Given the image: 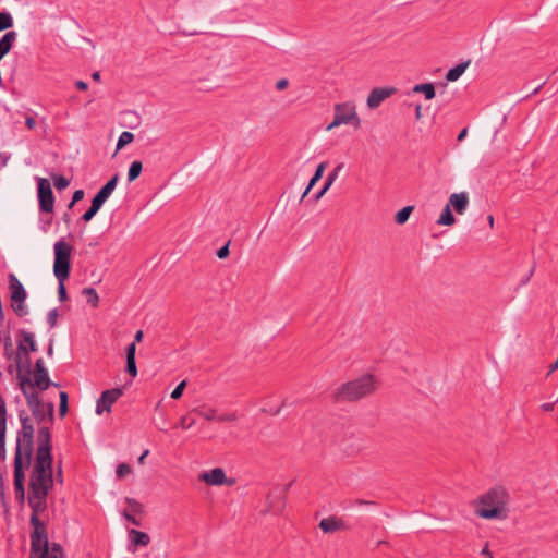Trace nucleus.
Segmentation results:
<instances>
[{
    "label": "nucleus",
    "instance_id": "nucleus-1",
    "mask_svg": "<svg viewBox=\"0 0 558 558\" xmlns=\"http://www.w3.org/2000/svg\"><path fill=\"white\" fill-rule=\"evenodd\" d=\"M37 450L29 474L28 494L48 496L54 485L51 433L48 426L37 432Z\"/></svg>",
    "mask_w": 558,
    "mask_h": 558
},
{
    "label": "nucleus",
    "instance_id": "nucleus-2",
    "mask_svg": "<svg viewBox=\"0 0 558 558\" xmlns=\"http://www.w3.org/2000/svg\"><path fill=\"white\" fill-rule=\"evenodd\" d=\"M510 495L502 486H495L473 502L474 513L487 520H505L508 517Z\"/></svg>",
    "mask_w": 558,
    "mask_h": 558
},
{
    "label": "nucleus",
    "instance_id": "nucleus-3",
    "mask_svg": "<svg viewBox=\"0 0 558 558\" xmlns=\"http://www.w3.org/2000/svg\"><path fill=\"white\" fill-rule=\"evenodd\" d=\"M379 386V380L372 374L341 384L332 393L335 403L357 402L373 393Z\"/></svg>",
    "mask_w": 558,
    "mask_h": 558
},
{
    "label": "nucleus",
    "instance_id": "nucleus-4",
    "mask_svg": "<svg viewBox=\"0 0 558 558\" xmlns=\"http://www.w3.org/2000/svg\"><path fill=\"white\" fill-rule=\"evenodd\" d=\"M54 260L53 274L58 279V296L61 302L68 300V292L64 281L70 277L71 272V253L72 246L63 240L57 241L53 245Z\"/></svg>",
    "mask_w": 558,
    "mask_h": 558
},
{
    "label": "nucleus",
    "instance_id": "nucleus-5",
    "mask_svg": "<svg viewBox=\"0 0 558 558\" xmlns=\"http://www.w3.org/2000/svg\"><path fill=\"white\" fill-rule=\"evenodd\" d=\"M17 351L15 352V365L17 375L32 374L29 354L38 350L35 336L25 329L16 333Z\"/></svg>",
    "mask_w": 558,
    "mask_h": 558
},
{
    "label": "nucleus",
    "instance_id": "nucleus-6",
    "mask_svg": "<svg viewBox=\"0 0 558 558\" xmlns=\"http://www.w3.org/2000/svg\"><path fill=\"white\" fill-rule=\"evenodd\" d=\"M63 548L59 543L49 544L47 532H31L28 558H63Z\"/></svg>",
    "mask_w": 558,
    "mask_h": 558
},
{
    "label": "nucleus",
    "instance_id": "nucleus-7",
    "mask_svg": "<svg viewBox=\"0 0 558 558\" xmlns=\"http://www.w3.org/2000/svg\"><path fill=\"white\" fill-rule=\"evenodd\" d=\"M47 498L48 496L45 495H27V504L32 510L29 524L32 525L33 531L47 532L45 523L39 519V514L45 512L48 508Z\"/></svg>",
    "mask_w": 558,
    "mask_h": 558
},
{
    "label": "nucleus",
    "instance_id": "nucleus-8",
    "mask_svg": "<svg viewBox=\"0 0 558 558\" xmlns=\"http://www.w3.org/2000/svg\"><path fill=\"white\" fill-rule=\"evenodd\" d=\"M360 118L356 114L355 107L351 102L337 104L335 106V116L332 122L326 128L332 130L341 124L354 123L355 128L360 125Z\"/></svg>",
    "mask_w": 558,
    "mask_h": 558
},
{
    "label": "nucleus",
    "instance_id": "nucleus-9",
    "mask_svg": "<svg viewBox=\"0 0 558 558\" xmlns=\"http://www.w3.org/2000/svg\"><path fill=\"white\" fill-rule=\"evenodd\" d=\"M31 374H24V375H17V378L20 379L21 390L24 395L27 405L32 411V414L34 417L39 416V409L43 408L45 404L43 400L39 397V393L36 391H28L26 387H33V383L29 378Z\"/></svg>",
    "mask_w": 558,
    "mask_h": 558
},
{
    "label": "nucleus",
    "instance_id": "nucleus-10",
    "mask_svg": "<svg viewBox=\"0 0 558 558\" xmlns=\"http://www.w3.org/2000/svg\"><path fill=\"white\" fill-rule=\"evenodd\" d=\"M37 196L39 210L41 213L52 214L54 208V196L48 179L39 178L37 180Z\"/></svg>",
    "mask_w": 558,
    "mask_h": 558
},
{
    "label": "nucleus",
    "instance_id": "nucleus-11",
    "mask_svg": "<svg viewBox=\"0 0 558 558\" xmlns=\"http://www.w3.org/2000/svg\"><path fill=\"white\" fill-rule=\"evenodd\" d=\"M34 375L33 387H37L39 390H47L50 386L58 387L59 384L50 380L48 376V371L45 367L44 360L37 359L35 362L34 369L32 371Z\"/></svg>",
    "mask_w": 558,
    "mask_h": 558
},
{
    "label": "nucleus",
    "instance_id": "nucleus-12",
    "mask_svg": "<svg viewBox=\"0 0 558 558\" xmlns=\"http://www.w3.org/2000/svg\"><path fill=\"white\" fill-rule=\"evenodd\" d=\"M124 393L122 387L108 389L101 392L96 404V413L100 415L104 411L109 412L112 404Z\"/></svg>",
    "mask_w": 558,
    "mask_h": 558
},
{
    "label": "nucleus",
    "instance_id": "nucleus-13",
    "mask_svg": "<svg viewBox=\"0 0 558 558\" xmlns=\"http://www.w3.org/2000/svg\"><path fill=\"white\" fill-rule=\"evenodd\" d=\"M32 458L21 457L20 451L14 452L13 460V485L25 486V470L31 466Z\"/></svg>",
    "mask_w": 558,
    "mask_h": 558
},
{
    "label": "nucleus",
    "instance_id": "nucleus-14",
    "mask_svg": "<svg viewBox=\"0 0 558 558\" xmlns=\"http://www.w3.org/2000/svg\"><path fill=\"white\" fill-rule=\"evenodd\" d=\"M199 481L205 482L208 485H222L228 484L232 485L235 481L234 480H228L226 476L225 471L221 468H215L209 472H203L198 476Z\"/></svg>",
    "mask_w": 558,
    "mask_h": 558
},
{
    "label": "nucleus",
    "instance_id": "nucleus-15",
    "mask_svg": "<svg viewBox=\"0 0 558 558\" xmlns=\"http://www.w3.org/2000/svg\"><path fill=\"white\" fill-rule=\"evenodd\" d=\"M17 450L21 453V457L33 458L34 453V433L28 434H20L17 433L16 437V447L15 452Z\"/></svg>",
    "mask_w": 558,
    "mask_h": 558
},
{
    "label": "nucleus",
    "instance_id": "nucleus-16",
    "mask_svg": "<svg viewBox=\"0 0 558 558\" xmlns=\"http://www.w3.org/2000/svg\"><path fill=\"white\" fill-rule=\"evenodd\" d=\"M10 299L14 303H23L27 298L26 290L14 274H9Z\"/></svg>",
    "mask_w": 558,
    "mask_h": 558
},
{
    "label": "nucleus",
    "instance_id": "nucleus-17",
    "mask_svg": "<svg viewBox=\"0 0 558 558\" xmlns=\"http://www.w3.org/2000/svg\"><path fill=\"white\" fill-rule=\"evenodd\" d=\"M469 195L466 192L453 193L449 197L447 205L454 209L459 215H463L469 206Z\"/></svg>",
    "mask_w": 558,
    "mask_h": 558
},
{
    "label": "nucleus",
    "instance_id": "nucleus-18",
    "mask_svg": "<svg viewBox=\"0 0 558 558\" xmlns=\"http://www.w3.org/2000/svg\"><path fill=\"white\" fill-rule=\"evenodd\" d=\"M292 484H293V482L287 484L278 496L269 495L268 511H271L274 513H279L283 510V508L286 506L284 495L290 489Z\"/></svg>",
    "mask_w": 558,
    "mask_h": 558
},
{
    "label": "nucleus",
    "instance_id": "nucleus-19",
    "mask_svg": "<svg viewBox=\"0 0 558 558\" xmlns=\"http://www.w3.org/2000/svg\"><path fill=\"white\" fill-rule=\"evenodd\" d=\"M319 527L324 533H335L340 530H345L347 525L342 519L329 517L320 520Z\"/></svg>",
    "mask_w": 558,
    "mask_h": 558
},
{
    "label": "nucleus",
    "instance_id": "nucleus-20",
    "mask_svg": "<svg viewBox=\"0 0 558 558\" xmlns=\"http://www.w3.org/2000/svg\"><path fill=\"white\" fill-rule=\"evenodd\" d=\"M344 167L343 163H339L327 177L323 187L315 194L314 196V201L317 202L318 199H320L324 194L330 189V186L332 185V183L335 182V180L338 178L339 175V172L341 171V169Z\"/></svg>",
    "mask_w": 558,
    "mask_h": 558
},
{
    "label": "nucleus",
    "instance_id": "nucleus-21",
    "mask_svg": "<svg viewBox=\"0 0 558 558\" xmlns=\"http://www.w3.org/2000/svg\"><path fill=\"white\" fill-rule=\"evenodd\" d=\"M129 538L134 546H147L150 542V536L146 532L135 529L129 531Z\"/></svg>",
    "mask_w": 558,
    "mask_h": 558
},
{
    "label": "nucleus",
    "instance_id": "nucleus-22",
    "mask_svg": "<svg viewBox=\"0 0 558 558\" xmlns=\"http://www.w3.org/2000/svg\"><path fill=\"white\" fill-rule=\"evenodd\" d=\"M34 418L38 424L46 421L52 424L54 421V404L52 402H48L46 405L39 409V416Z\"/></svg>",
    "mask_w": 558,
    "mask_h": 558
},
{
    "label": "nucleus",
    "instance_id": "nucleus-23",
    "mask_svg": "<svg viewBox=\"0 0 558 558\" xmlns=\"http://www.w3.org/2000/svg\"><path fill=\"white\" fill-rule=\"evenodd\" d=\"M384 101V87H375L368 98H367V107L373 110L378 108Z\"/></svg>",
    "mask_w": 558,
    "mask_h": 558
},
{
    "label": "nucleus",
    "instance_id": "nucleus-24",
    "mask_svg": "<svg viewBox=\"0 0 558 558\" xmlns=\"http://www.w3.org/2000/svg\"><path fill=\"white\" fill-rule=\"evenodd\" d=\"M326 167H327V162H325V161L320 162L317 166V168L314 172V175L311 178L301 199H303L308 194V192L315 186V184L323 178Z\"/></svg>",
    "mask_w": 558,
    "mask_h": 558
},
{
    "label": "nucleus",
    "instance_id": "nucleus-25",
    "mask_svg": "<svg viewBox=\"0 0 558 558\" xmlns=\"http://www.w3.org/2000/svg\"><path fill=\"white\" fill-rule=\"evenodd\" d=\"M470 63H471V61L468 60V61L461 62V63L457 64L454 68L450 69L446 74V80L450 81V82L457 81L465 72V70L468 69Z\"/></svg>",
    "mask_w": 558,
    "mask_h": 558
},
{
    "label": "nucleus",
    "instance_id": "nucleus-26",
    "mask_svg": "<svg viewBox=\"0 0 558 558\" xmlns=\"http://www.w3.org/2000/svg\"><path fill=\"white\" fill-rule=\"evenodd\" d=\"M19 418L21 422V429L17 433H20V434H28L29 433L31 434V433L35 432L32 420L25 410L19 411Z\"/></svg>",
    "mask_w": 558,
    "mask_h": 558
},
{
    "label": "nucleus",
    "instance_id": "nucleus-27",
    "mask_svg": "<svg viewBox=\"0 0 558 558\" xmlns=\"http://www.w3.org/2000/svg\"><path fill=\"white\" fill-rule=\"evenodd\" d=\"M414 93H423L426 99L435 97V87L432 83L418 84L413 87Z\"/></svg>",
    "mask_w": 558,
    "mask_h": 558
},
{
    "label": "nucleus",
    "instance_id": "nucleus-28",
    "mask_svg": "<svg viewBox=\"0 0 558 558\" xmlns=\"http://www.w3.org/2000/svg\"><path fill=\"white\" fill-rule=\"evenodd\" d=\"M437 223L442 226H452L456 223V218L448 205L445 206L442 213L439 216V219L437 220Z\"/></svg>",
    "mask_w": 558,
    "mask_h": 558
},
{
    "label": "nucleus",
    "instance_id": "nucleus-29",
    "mask_svg": "<svg viewBox=\"0 0 558 558\" xmlns=\"http://www.w3.org/2000/svg\"><path fill=\"white\" fill-rule=\"evenodd\" d=\"M118 181H119V174L116 173L105 185H102L100 187V190L98 192L101 193L107 198H109V196L114 191Z\"/></svg>",
    "mask_w": 558,
    "mask_h": 558
},
{
    "label": "nucleus",
    "instance_id": "nucleus-30",
    "mask_svg": "<svg viewBox=\"0 0 558 558\" xmlns=\"http://www.w3.org/2000/svg\"><path fill=\"white\" fill-rule=\"evenodd\" d=\"M142 170H143V163L138 160L133 161L128 171L129 182L135 181L141 175Z\"/></svg>",
    "mask_w": 558,
    "mask_h": 558
},
{
    "label": "nucleus",
    "instance_id": "nucleus-31",
    "mask_svg": "<svg viewBox=\"0 0 558 558\" xmlns=\"http://www.w3.org/2000/svg\"><path fill=\"white\" fill-rule=\"evenodd\" d=\"M414 207L413 206H405L403 207L401 210H399L396 216H395V221L398 223V225H403L408 221L411 213L413 211Z\"/></svg>",
    "mask_w": 558,
    "mask_h": 558
},
{
    "label": "nucleus",
    "instance_id": "nucleus-32",
    "mask_svg": "<svg viewBox=\"0 0 558 558\" xmlns=\"http://www.w3.org/2000/svg\"><path fill=\"white\" fill-rule=\"evenodd\" d=\"M82 294H84L87 298V302L93 307H97L98 306L99 296L97 294V291L94 288H92V287L84 288L83 291H82Z\"/></svg>",
    "mask_w": 558,
    "mask_h": 558
},
{
    "label": "nucleus",
    "instance_id": "nucleus-33",
    "mask_svg": "<svg viewBox=\"0 0 558 558\" xmlns=\"http://www.w3.org/2000/svg\"><path fill=\"white\" fill-rule=\"evenodd\" d=\"M13 17L9 12H0V32L11 28L13 26Z\"/></svg>",
    "mask_w": 558,
    "mask_h": 558
},
{
    "label": "nucleus",
    "instance_id": "nucleus-34",
    "mask_svg": "<svg viewBox=\"0 0 558 558\" xmlns=\"http://www.w3.org/2000/svg\"><path fill=\"white\" fill-rule=\"evenodd\" d=\"M134 141V134L129 132V131H124L120 134L119 138H118V143H117V151L122 149L124 146H126L128 144L132 143Z\"/></svg>",
    "mask_w": 558,
    "mask_h": 558
},
{
    "label": "nucleus",
    "instance_id": "nucleus-35",
    "mask_svg": "<svg viewBox=\"0 0 558 558\" xmlns=\"http://www.w3.org/2000/svg\"><path fill=\"white\" fill-rule=\"evenodd\" d=\"M59 397H60L59 415H60V417H64L69 411V396L65 391H61Z\"/></svg>",
    "mask_w": 558,
    "mask_h": 558
},
{
    "label": "nucleus",
    "instance_id": "nucleus-36",
    "mask_svg": "<svg viewBox=\"0 0 558 558\" xmlns=\"http://www.w3.org/2000/svg\"><path fill=\"white\" fill-rule=\"evenodd\" d=\"M54 187L58 191L66 189L70 184V180L63 175H52Z\"/></svg>",
    "mask_w": 558,
    "mask_h": 558
},
{
    "label": "nucleus",
    "instance_id": "nucleus-37",
    "mask_svg": "<svg viewBox=\"0 0 558 558\" xmlns=\"http://www.w3.org/2000/svg\"><path fill=\"white\" fill-rule=\"evenodd\" d=\"M4 355L8 360L12 357L15 359V353L13 352V344L10 336H7L4 339Z\"/></svg>",
    "mask_w": 558,
    "mask_h": 558
},
{
    "label": "nucleus",
    "instance_id": "nucleus-38",
    "mask_svg": "<svg viewBox=\"0 0 558 558\" xmlns=\"http://www.w3.org/2000/svg\"><path fill=\"white\" fill-rule=\"evenodd\" d=\"M125 372L132 377L137 376V366L135 359H126Z\"/></svg>",
    "mask_w": 558,
    "mask_h": 558
},
{
    "label": "nucleus",
    "instance_id": "nucleus-39",
    "mask_svg": "<svg viewBox=\"0 0 558 558\" xmlns=\"http://www.w3.org/2000/svg\"><path fill=\"white\" fill-rule=\"evenodd\" d=\"M59 312L58 308H52L47 314V323L50 328H54L57 326Z\"/></svg>",
    "mask_w": 558,
    "mask_h": 558
},
{
    "label": "nucleus",
    "instance_id": "nucleus-40",
    "mask_svg": "<svg viewBox=\"0 0 558 558\" xmlns=\"http://www.w3.org/2000/svg\"><path fill=\"white\" fill-rule=\"evenodd\" d=\"M11 306H12V310L14 311V313L20 317H23L27 314V307L25 305V302H23V303L12 302Z\"/></svg>",
    "mask_w": 558,
    "mask_h": 558
},
{
    "label": "nucleus",
    "instance_id": "nucleus-41",
    "mask_svg": "<svg viewBox=\"0 0 558 558\" xmlns=\"http://www.w3.org/2000/svg\"><path fill=\"white\" fill-rule=\"evenodd\" d=\"M131 473V466L128 463H120L117 466L116 474L119 478H123Z\"/></svg>",
    "mask_w": 558,
    "mask_h": 558
},
{
    "label": "nucleus",
    "instance_id": "nucleus-42",
    "mask_svg": "<svg viewBox=\"0 0 558 558\" xmlns=\"http://www.w3.org/2000/svg\"><path fill=\"white\" fill-rule=\"evenodd\" d=\"M107 199L108 198L106 196L97 192L96 195L93 197L90 205L99 210Z\"/></svg>",
    "mask_w": 558,
    "mask_h": 558
},
{
    "label": "nucleus",
    "instance_id": "nucleus-43",
    "mask_svg": "<svg viewBox=\"0 0 558 558\" xmlns=\"http://www.w3.org/2000/svg\"><path fill=\"white\" fill-rule=\"evenodd\" d=\"M186 387V381L182 380L171 392V398L178 400L182 397L183 391Z\"/></svg>",
    "mask_w": 558,
    "mask_h": 558
},
{
    "label": "nucleus",
    "instance_id": "nucleus-44",
    "mask_svg": "<svg viewBox=\"0 0 558 558\" xmlns=\"http://www.w3.org/2000/svg\"><path fill=\"white\" fill-rule=\"evenodd\" d=\"M5 434H7V430H3V429L0 430V461H4L5 457H7Z\"/></svg>",
    "mask_w": 558,
    "mask_h": 558
},
{
    "label": "nucleus",
    "instance_id": "nucleus-45",
    "mask_svg": "<svg viewBox=\"0 0 558 558\" xmlns=\"http://www.w3.org/2000/svg\"><path fill=\"white\" fill-rule=\"evenodd\" d=\"M52 223V216L41 217L39 220V228L44 233H47Z\"/></svg>",
    "mask_w": 558,
    "mask_h": 558
},
{
    "label": "nucleus",
    "instance_id": "nucleus-46",
    "mask_svg": "<svg viewBox=\"0 0 558 558\" xmlns=\"http://www.w3.org/2000/svg\"><path fill=\"white\" fill-rule=\"evenodd\" d=\"M14 493H15V499L19 504H24L26 496H25V486H14Z\"/></svg>",
    "mask_w": 558,
    "mask_h": 558
},
{
    "label": "nucleus",
    "instance_id": "nucleus-47",
    "mask_svg": "<svg viewBox=\"0 0 558 558\" xmlns=\"http://www.w3.org/2000/svg\"><path fill=\"white\" fill-rule=\"evenodd\" d=\"M193 411L198 413L201 416H203L207 421H213L216 418V410L210 409V410L204 412L199 409H194Z\"/></svg>",
    "mask_w": 558,
    "mask_h": 558
},
{
    "label": "nucleus",
    "instance_id": "nucleus-48",
    "mask_svg": "<svg viewBox=\"0 0 558 558\" xmlns=\"http://www.w3.org/2000/svg\"><path fill=\"white\" fill-rule=\"evenodd\" d=\"M99 210L95 207H93L92 205L89 206V208L83 214L82 216V219L85 221V222H88L90 221L95 215L98 213Z\"/></svg>",
    "mask_w": 558,
    "mask_h": 558
},
{
    "label": "nucleus",
    "instance_id": "nucleus-49",
    "mask_svg": "<svg viewBox=\"0 0 558 558\" xmlns=\"http://www.w3.org/2000/svg\"><path fill=\"white\" fill-rule=\"evenodd\" d=\"M229 245H230V241H228L223 246H221L216 252V255H217L218 258L225 259V258H227L229 256V254H230Z\"/></svg>",
    "mask_w": 558,
    "mask_h": 558
},
{
    "label": "nucleus",
    "instance_id": "nucleus-50",
    "mask_svg": "<svg viewBox=\"0 0 558 558\" xmlns=\"http://www.w3.org/2000/svg\"><path fill=\"white\" fill-rule=\"evenodd\" d=\"M84 198V191L83 190H76L73 193L72 201L69 204V208H72L75 203L82 201Z\"/></svg>",
    "mask_w": 558,
    "mask_h": 558
},
{
    "label": "nucleus",
    "instance_id": "nucleus-51",
    "mask_svg": "<svg viewBox=\"0 0 558 558\" xmlns=\"http://www.w3.org/2000/svg\"><path fill=\"white\" fill-rule=\"evenodd\" d=\"M195 424V420L189 421L187 416H182L178 423V426L183 429H189Z\"/></svg>",
    "mask_w": 558,
    "mask_h": 558
},
{
    "label": "nucleus",
    "instance_id": "nucleus-52",
    "mask_svg": "<svg viewBox=\"0 0 558 558\" xmlns=\"http://www.w3.org/2000/svg\"><path fill=\"white\" fill-rule=\"evenodd\" d=\"M126 501L133 512L137 513L142 511V504H140L135 499L128 498Z\"/></svg>",
    "mask_w": 558,
    "mask_h": 558
},
{
    "label": "nucleus",
    "instance_id": "nucleus-53",
    "mask_svg": "<svg viewBox=\"0 0 558 558\" xmlns=\"http://www.w3.org/2000/svg\"><path fill=\"white\" fill-rule=\"evenodd\" d=\"M135 355H136V344L135 343H130L126 349H125V356L126 359H135Z\"/></svg>",
    "mask_w": 558,
    "mask_h": 558
},
{
    "label": "nucleus",
    "instance_id": "nucleus-54",
    "mask_svg": "<svg viewBox=\"0 0 558 558\" xmlns=\"http://www.w3.org/2000/svg\"><path fill=\"white\" fill-rule=\"evenodd\" d=\"M53 480L57 483H60V484L63 483V473H62V463L61 462H59V464L57 466L56 474H53Z\"/></svg>",
    "mask_w": 558,
    "mask_h": 558
},
{
    "label": "nucleus",
    "instance_id": "nucleus-55",
    "mask_svg": "<svg viewBox=\"0 0 558 558\" xmlns=\"http://www.w3.org/2000/svg\"><path fill=\"white\" fill-rule=\"evenodd\" d=\"M352 505L355 506H375L376 502L372 500H364V499H355L352 501Z\"/></svg>",
    "mask_w": 558,
    "mask_h": 558
},
{
    "label": "nucleus",
    "instance_id": "nucleus-56",
    "mask_svg": "<svg viewBox=\"0 0 558 558\" xmlns=\"http://www.w3.org/2000/svg\"><path fill=\"white\" fill-rule=\"evenodd\" d=\"M289 86V81L287 78H280L276 83V88L278 90H284Z\"/></svg>",
    "mask_w": 558,
    "mask_h": 558
},
{
    "label": "nucleus",
    "instance_id": "nucleus-57",
    "mask_svg": "<svg viewBox=\"0 0 558 558\" xmlns=\"http://www.w3.org/2000/svg\"><path fill=\"white\" fill-rule=\"evenodd\" d=\"M124 518L131 522L132 524L136 525V526H140L141 525V521L137 520L135 517L129 514L128 512H124L123 513Z\"/></svg>",
    "mask_w": 558,
    "mask_h": 558
},
{
    "label": "nucleus",
    "instance_id": "nucleus-58",
    "mask_svg": "<svg viewBox=\"0 0 558 558\" xmlns=\"http://www.w3.org/2000/svg\"><path fill=\"white\" fill-rule=\"evenodd\" d=\"M25 125L29 130H33L36 126V120L33 117H26L25 119Z\"/></svg>",
    "mask_w": 558,
    "mask_h": 558
},
{
    "label": "nucleus",
    "instance_id": "nucleus-59",
    "mask_svg": "<svg viewBox=\"0 0 558 558\" xmlns=\"http://www.w3.org/2000/svg\"><path fill=\"white\" fill-rule=\"evenodd\" d=\"M75 86L77 89L83 92L88 89V84L85 81H76Z\"/></svg>",
    "mask_w": 558,
    "mask_h": 558
},
{
    "label": "nucleus",
    "instance_id": "nucleus-60",
    "mask_svg": "<svg viewBox=\"0 0 558 558\" xmlns=\"http://www.w3.org/2000/svg\"><path fill=\"white\" fill-rule=\"evenodd\" d=\"M556 403H557V402L543 403V404L541 405V409H542L543 411H545V412L553 411V410H554V408H555V404H556Z\"/></svg>",
    "mask_w": 558,
    "mask_h": 558
},
{
    "label": "nucleus",
    "instance_id": "nucleus-61",
    "mask_svg": "<svg viewBox=\"0 0 558 558\" xmlns=\"http://www.w3.org/2000/svg\"><path fill=\"white\" fill-rule=\"evenodd\" d=\"M218 420L221 422H231V421L235 420V415L234 414H223V415L219 416Z\"/></svg>",
    "mask_w": 558,
    "mask_h": 558
},
{
    "label": "nucleus",
    "instance_id": "nucleus-62",
    "mask_svg": "<svg viewBox=\"0 0 558 558\" xmlns=\"http://www.w3.org/2000/svg\"><path fill=\"white\" fill-rule=\"evenodd\" d=\"M143 338H144L143 330H137L135 336H134V341L132 343L136 344V343L141 342L143 340Z\"/></svg>",
    "mask_w": 558,
    "mask_h": 558
},
{
    "label": "nucleus",
    "instance_id": "nucleus-63",
    "mask_svg": "<svg viewBox=\"0 0 558 558\" xmlns=\"http://www.w3.org/2000/svg\"><path fill=\"white\" fill-rule=\"evenodd\" d=\"M556 369H558V359L549 366L546 376H550Z\"/></svg>",
    "mask_w": 558,
    "mask_h": 558
},
{
    "label": "nucleus",
    "instance_id": "nucleus-64",
    "mask_svg": "<svg viewBox=\"0 0 558 558\" xmlns=\"http://www.w3.org/2000/svg\"><path fill=\"white\" fill-rule=\"evenodd\" d=\"M148 454H149V450H148V449L144 450V452L140 456V458H138L137 462H138L140 464H144V463H145V459H146V457H147Z\"/></svg>",
    "mask_w": 558,
    "mask_h": 558
}]
</instances>
